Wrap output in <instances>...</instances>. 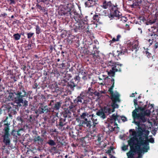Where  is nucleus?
<instances>
[{
	"mask_svg": "<svg viewBox=\"0 0 158 158\" xmlns=\"http://www.w3.org/2000/svg\"><path fill=\"white\" fill-rule=\"evenodd\" d=\"M97 140L99 143L103 141V137L102 134H99L97 136Z\"/></svg>",
	"mask_w": 158,
	"mask_h": 158,
	"instance_id": "c85d7f7f",
	"label": "nucleus"
},
{
	"mask_svg": "<svg viewBox=\"0 0 158 158\" xmlns=\"http://www.w3.org/2000/svg\"><path fill=\"white\" fill-rule=\"evenodd\" d=\"M121 37V35H118L117 36V38L116 39L117 41H118L119 40V38Z\"/></svg>",
	"mask_w": 158,
	"mask_h": 158,
	"instance_id": "5fc2aeb1",
	"label": "nucleus"
},
{
	"mask_svg": "<svg viewBox=\"0 0 158 158\" xmlns=\"http://www.w3.org/2000/svg\"><path fill=\"white\" fill-rule=\"evenodd\" d=\"M110 11L113 13V15H110V18H113L115 17H117L118 19H120V18L121 17L122 14L118 10H116V8L115 6H114V8Z\"/></svg>",
	"mask_w": 158,
	"mask_h": 158,
	"instance_id": "f8f14e48",
	"label": "nucleus"
},
{
	"mask_svg": "<svg viewBox=\"0 0 158 158\" xmlns=\"http://www.w3.org/2000/svg\"><path fill=\"white\" fill-rule=\"evenodd\" d=\"M93 19L96 21L98 22L99 20L100 17L99 16L97 15H94L93 16Z\"/></svg>",
	"mask_w": 158,
	"mask_h": 158,
	"instance_id": "72a5a7b5",
	"label": "nucleus"
},
{
	"mask_svg": "<svg viewBox=\"0 0 158 158\" xmlns=\"http://www.w3.org/2000/svg\"><path fill=\"white\" fill-rule=\"evenodd\" d=\"M9 134H4L3 136V142L5 145L7 146L9 149H11L12 148V145L10 143V139Z\"/></svg>",
	"mask_w": 158,
	"mask_h": 158,
	"instance_id": "9d476101",
	"label": "nucleus"
},
{
	"mask_svg": "<svg viewBox=\"0 0 158 158\" xmlns=\"http://www.w3.org/2000/svg\"><path fill=\"white\" fill-rule=\"evenodd\" d=\"M76 105L82 104L84 106H86L87 103L89 102V100L85 94L82 93L73 101Z\"/></svg>",
	"mask_w": 158,
	"mask_h": 158,
	"instance_id": "423d86ee",
	"label": "nucleus"
},
{
	"mask_svg": "<svg viewBox=\"0 0 158 158\" xmlns=\"http://www.w3.org/2000/svg\"><path fill=\"white\" fill-rule=\"evenodd\" d=\"M134 105L136 106L137 105V99H135L134 100Z\"/></svg>",
	"mask_w": 158,
	"mask_h": 158,
	"instance_id": "603ef678",
	"label": "nucleus"
},
{
	"mask_svg": "<svg viewBox=\"0 0 158 158\" xmlns=\"http://www.w3.org/2000/svg\"><path fill=\"white\" fill-rule=\"evenodd\" d=\"M138 30H139V31H140V33H142V31L141 30V29L140 28H138Z\"/></svg>",
	"mask_w": 158,
	"mask_h": 158,
	"instance_id": "0e129e2a",
	"label": "nucleus"
},
{
	"mask_svg": "<svg viewBox=\"0 0 158 158\" xmlns=\"http://www.w3.org/2000/svg\"><path fill=\"white\" fill-rule=\"evenodd\" d=\"M50 110V108L48 107L47 105L45 106H41L39 107L38 111L40 114H46L48 112H49Z\"/></svg>",
	"mask_w": 158,
	"mask_h": 158,
	"instance_id": "9b49d317",
	"label": "nucleus"
},
{
	"mask_svg": "<svg viewBox=\"0 0 158 158\" xmlns=\"http://www.w3.org/2000/svg\"><path fill=\"white\" fill-rule=\"evenodd\" d=\"M107 65L108 67H111L112 69L108 72V74L110 77H114L115 74V73L116 72H121V69L119 68L118 69L115 68L117 67L116 63L112 61H110L107 63Z\"/></svg>",
	"mask_w": 158,
	"mask_h": 158,
	"instance_id": "6e6552de",
	"label": "nucleus"
},
{
	"mask_svg": "<svg viewBox=\"0 0 158 158\" xmlns=\"http://www.w3.org/2000/svg\"><path fill=\"white\" fill-rule=\"evenodd\" d=\"M120 20L122 21L123 22H125L127 20V19L126 17L124 16H122L120 18Z\"/></svg>",
	"mask_w": 158,
	"mask_h": 158,
	"instance_id": "e433bc0d",
	"label": "nucleus"
},
{
	"mask_svg": "<svg viewBox=\"0 0 158 158\" xmlns=\"http://www.w3.org/2000/svg\"><path fill=\"white\" fill-rule=\"evenodd\" d=\"M74 19L75 21L77 22H78L81 19V16L79 14H77L75 16L74 18Z\"/></svg>",
	"mask_w": 158,
	"mask_h": 158,
	"instance_id": "cd10ccee",
	"label": "nucleus"
},
{
	"mask_svg": "<svg viewBox=\"0 0 158 158\" xmlns=\"http://www.w3.org/2000/svg\"><path fill=\"white\" fill-rule=\"evenodd\" d=\"M101 15H102L104 16H108L110 18V15L109 14V13L107 10H103V12H102Z\"/></svg>",
	"mask_w": 158,
	"mask_h": 158,
	"instance_id": "2f4dec72",
	"label": "nucleus"
},
{
	"mask_svg": "<svg viewBox=\"0 0 158 158\" xmlns=\"http://www.w3.org/2000/svg\"><path fill=\"white\" fill-rule=\"evenodd\" d=\"M6 152L7 154H9L10 153V150H6Z\"/></svg>",
	"mask_w": 158,
	"mask_h": 158,
	"instance_id": "e2e57ef3",
	"label": "nucleus"
},
{
	"mask_svg": "<svg viewBox=\"0 0 158 158\" xmlns=\"http://www.w3.org/2000/svg\"><path fill=\"white\" fill-rule=\"evenodd\" d=\"M99 79L100 81V84L102 85H106L107 84L106 83V81H109L110 83H111V84L112 85V83H111V80L112 79H113L114 80H114L113 78L112 77L111 78H108V77H106V78H105L104 79V80H102L99 77Z\"/></svg>",
	"mask_w": 158,
	"mask_h": 158,
	"instance_id": "2eb2a0df",
	"label": "nucleus"
},
{
	"mask_svg": "<svg viewBox=\"0 0 158 158\" xmlns=\"http://www.w3.org/2000/svg\"><path fill=\"white\" fill-rule=\"evenodd\" d=\"M65 123H64L63 122H62V121H61L59 122V125L60 127H62L64 126V125H65Z\"/></svg>",
	"mask_w": 158,
	"mask_h": 158,
	"instance_id": "37998d69",
	"label": "nucleus"
},
{
	"mask_svg": "<svg viewBox=\"0 0 158 158\" xmlns=\"http://www.w3.org/2000/svg\"><path fill=\"white\" fill-rule=\"evenodd\" d=\"M10 124H5V127H4V131H5V133L4 134H9V126L10 125Z\"/></svg>",
	"mask_w": 158,
	"mask_h": 158,
	"instance_id": "a878e982",
	"label": "nucleus"
},
{
	"mask_svg": "<svg viewBox=\"0 0 158 158\" xmlns=\"http://www.w3.org/2000/svg\"><path fill=\"white\" fill-rule=\"evenodd\" d=\"M27 94L24 90L18 91L13 93L10 94L7 98V99L9 101H14L17 106H15L13 104L11 103V106L9 108L10 110H15L14 108L16 109L18 107H21L22 106L25 107L28 106V101L24 98V97H27Z\"/></svg>",
	"mask_w": 158,
	"mask_h": 158,
	"instance_id": "7ed1b4c3",
	"label": "nucleus"
},
{
	"mask_svg": "<svg viewBox=\"0 0 158 158\" xmlns=\"http://www.w3.org/2000/svg\"><path fill=\"white\" fill-rule=\"evenodd\" d=\"M130 135L132 136L128 141L130 150L127 153V158H142L144 152L149 149V142L147 140H139L136 132L134 129L129 131Z\"/></svg>",
	"mask_w": 158,
	"mask_h": 158,
	"instance_id": "f257e3e1",
	"label": "nucleus"
},
{
	"mask_svg": "<svg viewBox=\"0 0 158 158\" xmlns=\"http://www.w3.org/2000/svg\"><path fill=\"white\" fill-rule=\"evenodd\" d=\"M47 143L51 146H55L56 144V142L52 139L49 140Z\"/></svg>",
	"mask_w": 158,
	"mask_h": 158,
	"instance_id": "5701e85b",
	"label": "nucleus"
},
{
	"mask_svg": "<svg viewBox=\"0 0 158 158\" xmlns=\"http://www.w3.org/2000/svg\"><path fill=\"white\" fill-rule=\"evenodd\" d=\"M143 1H144V0H143ZM142 2V0H138V5H139V4H140Z\"/></svg>",
	"mask_w": 158,
	"mask_h": 158,
	"instance_id": "864d4df0",
	"label": "nucleus"
},
{
	"mask_svg": "<svg viewBox=\"0 0 158 158\" xmlns=\"http://www.w3.org/2000/svg\"><path fill=\"white\" fill-rule=\"evenodd\" d=\"M154 41V39H153L152 40H151V39H149L148 40V41L150 45H151L153 41Z\"/></svg>",
	"mask_w": 158,
	"mask_h": 158,
	"instance_id": "49530a36",
	"label": "nucleus"
},
{
	"mask_svg": "<svg viewBox=\"0 0 158 158\" xmlns=\"http://www.w3.org/2000/svg\"><path fill=\"white\" fill-rule=\"evenodd\" d=\"M34 120V118H33V116L31 115L30 116L29 118H28V120L30 123L33 122Z\"/></svg>",
	"mask_w": 158,
	"mask_h": 158,
	"instance_id": "58836bf2",
	"label": "nucleus"
},
{
	"mask_svg": "<svg viewBox=\"0 0 158 158\" xmlns=\"http://www.w3.org/2000/svg\"><path fill=\"white\" fill-rule=\"evenodd\" d=\"M68 13L69 14L71 13L69 11H67L64 8L60 10L59 11V14L60 16H65Z\"/></svg>",
	"mask_w": 158,
	"mask_h": 158,
	"instance_id": "6ab92c4d",
	"label": "nucleus"
},
{
	"mask_svg": "<svg viewBox=\"0 0 158 158\" xmlns=\"http://www.w3.org/2000/svg\"><path fill=\"white\" fill-rule=\"evenodd\" d=\"M90 117H91V119L93 121L94 127H95V125L98 124V121L97 120V119L96 118L95 116L93 114H92Z\"/></svg>",
	"mask_w": 158,
	"mask_h": 158,
	"instance_id": "412c9836",
	"label": "nucleus"
},
{
	"mask_svg": "<svg viewBox=\"0 0 158 158\" xmlns=\"http://www.w3.org/2000/svg\"><path fill=\"white\" fill-rule=\"evenodd\" d=\"M34 33L30 32V33H27V37L28 39H30L34 35Z\"/></svg>",
	"mask_w": 158,
	"mask_h": 158,
	"instance_id": "4c0bfd02",
	"label": "nucleus"
},
{
	"mask_svg": "<svg viewBox=\"0 0 158 158\" xmlns=\"http://www.w3.org/2000/svg\"><path fill=\"white\" fill-rule=\"evenodd\" d=\"M110 108L109 107H106L105 106L104 107L99 110L97 113L96 114L100 117L102 119H104L106 118V116L105 113L107 114H109L113 111L112 110V111H110Z\"/></svg>",
	"mask_w": 158,
	"mask_h": 158,
	"instance_id": "0eeeda50",
	"label": "nucleus"
},
{
	"mask_svg": "<svg viewBox=\"0 0 158 158\" xmlns=\"http://www.w3.org/2000/svg\"><path fill=\"white\" fill-rule=\"evenodd\" d=\"M128 145H123L122 147V150L123 151H126V150L128 149Z\"/></svg>",
	"mask_w": 158,
	"mask_h": 158,
	"instance_id": "ea45409f",
	"label": "nucleus"
},
{
	"mask_svg": "<svg viewBox=\"0 0 158 158\" xmlns=\"http://www.w3.org/2000/svg\"><path fill=\"white\" fill-rule=\"evenodd\" d=\"M144 54L146 55L148 58L152 56L151 54L147 50H146L144 52Z\"/></svg>",
	"mask_w": 158,
	"mask_h": 158,
	"instance_id": "c9c22d12",
	"label": "nucleus"
},
{
	"mask_svg": "<svg viewBox=\"0 0 158 158\" xmlns=\"http://www.w3.org/2000/svg\"><path fill=\"white\" fill-rule=\"evenodd\" d=\"M61 106L59 102H57L55 104L54 107L53 108V110H58Z\"/></svg>",
	"mask_w": 158,
	"mask_h": 158,
	"instance_id": "b1692460",
	"label": "nucleus"
},
{
	"mask_svg": "<svg viewBox=\"0 0 158 158\" xmlns=\"http://www.w3.org/2000/svg\"><path fill=\"white\" fill-rule=\"evenodd\" d=\"M34 141L37 142L38 141H43V139L40 136L35 137L33 139Z\"/></svg>",
	"mask_w": 158,
	"mask_h": 158,
	"instance_id": "473e14b6",
	"label": "nucleus"
},
{
	"mask_svg": "<svg viewBox=\"0 0 158 158\" xmlns=\"http://www.w3.org/2000/svg\"><path fill=\"white\" fill-rule=\"evenodd\" d=\"M154 50L155 52H158V42L155 43L154 47Z\"/></svg>",
	"mask_w": 158,
	"mask_h": 158,
	"instance_id": "f704fd0d",
	"label": "nucleus"
},
{
	"mask_svg": "<svg viewBox=\"0 0 158 158\" xmlns=\"http://www.w3.org/2000/svg\"><path fill=\"white\" fill-rule=\"evenodd\" d=\"M141 20L142 21L145 23L147 25L153 24L156 21V19H154L153 20H150L149 21L146 22V19L143 18Z\"/></svg>",
	"mask_w": 158,
	"mask_h": 158,
	"instance_id": "a211bd4d",
	"label": "nucleus"
},
{
	"mask_svg": "<svg viewBox=\"0 0 158 158\" xmlns=\"http://www.w3.org/2000/svg\"><path fill=\"white\" fill-rule=\"evenodd\" d=\"M149 141L151 143H153L154 142V139L153 138H151L149 139Z\"/></svg>",
	"mask_w": 158,
	"mask_h": 158,
	"instance_id": "c03bdc74",
	"label": "nucleus"
},
{
	"mask_svg": "<svg viewBox=\"0 0 158 158\" xmlns=\"http://www.w3.org/2000/svg\"><path fill=\"white\" fill-rule=\"evenodd\" d=\"M7 15V14L6 13H3L1 14V16H2L3 17H5Z\"/></svg>",
	"mask_w": 158,
	"mask_h": 158,
	"instance_id": "8fccbe9b",
	"label": "nucleus"
},
{
	"mask_svg": "<svg viewBox=\"0 0 158 158\" xmlns=\"http://www.w3.org/2000/svg\"><path fill=\"white\" fill-rule=\"evenodd\" d=\"M82 78V79L84 80H86L87 79V78L85 75L83 76Z\"/></svg>",
	"mask_w": 158,
	"mask_h": 158,
	"instance_id": "6e6d98bb",
	"label": "nucleus"
},
{
	"mask_svg": "<svg viewBox=\"0 0 158 158\" xmlns=\"http://www.w3.org/2000/svg\"><path fill=\"white\" fill-rule=\"evenodd\" d=\"M110 158H116L114 156H111L110 157Z\"/></svg>",
	"mask_w": 158,
	"mask_h": 158,
	"instance_id": "774afa93",
	"label": "nucleus"
},
{
	"mask_svg": "<svg viewBox=\"0 0 158 158\" xmlns=\"http://www.w3.org/2000/svg\"><path fill=\"white\" fill-rule=\"evenodd\" d=\"M92 114H90V112L89 113L85 112L83 113L81 115L80 117L81 119L85 120V119H87L86 117L88 118L91 117Z\"/></svg>",
	"mask_w": 158,
	"mask_h": 158,
	"instance_id": "f3484780",
	"label": "nucleus"
},
{
	"mask_svg": "<svg viewBox=\"0 0 158 158\" xmlns=\"http://www.w3.org/2000/svg\"><path fill=\"white\" fill-rule=\"evenodd\" d=\"M39 9L40 10H41L43 12H45L46 11V10L44 7H42L40 5H38V6Z\"/></svg>",
	"mask_w": 158,
	"mask_h": 158,
	"instance_id": "79ce46f5",
	"label": "nucleus"
},
{
	"mask_svg": "<svg viewBox=\"0 0 158 158\" xmlns=\"http://www.w3.org/2000/svg\"><path fill=\"white\" fill-rule=\"evenodd\" d=\"M74 80H75V81H76L77 83L80 81V77L78 76H76L74 78Z\"/></svg>",
	"mask_w": 158,
	"mask_h": 158,
	"instance_id": "a19ab883",
	"label": "nucleus"
},
{
	"mask_svg": "<svg viewBox=\"0 0 158 158\" xmlns=\"http://www.w3.org/2000/svg\"><path fill=\"white\" fill-rule=\"evenodd\" d=\"M91 122L90 120H88L87 119H85V120H83L81 121V125L76 126L75 128L77 130H78L79 129L81 130V126L85 127L90 128L91 126Z\"/></svg>",
	"mask_w": 158,
	"mask_h": 158,
	"instance_id": "1a4fd4ad",
	"label": "nucleus"
},
{
	"mask_svg": "<svg viewBox=\"0 0 158 158\" xmlns=\"http://www.w3.org/2000/svg\"><path fill=\"white\" fill-rule=\"evenodd\" d=\"M121 119L123 122L127 121V118L124 116L121 117L118 115L117 113L113 114L110 118H108L107 121H104L106 126L107 127L110 131H116V132L119 131V127L117 126V121L118 123L120 122Z\"/></svg>",
	"mask_w": 158,
	"mask_h": 158,
	"instance_id": "20e7f679",
	"label": "nucleus"
},
{
	"mask_svg": "<svg viewBox=\"0 0 158 158\" xmlns=\"http://www.w3.org/2000/svg\"><path fill=\"white\" fill-rule=\"evenodd\" d=\"M116 65L117 66V67L116 68H115H115L117 69H118L119 68H120H120H119V64H117L116 63Z\"/></svg>",
	"mask_w": 158,
	"mask_h": 158,
	"instance_id": "13d9d810",
	"label": "nucleus"
},
{
	"mask_svg": "<svg viewBox=\"0 0 158 158\" xmlns=\"http://www.w3.org/2000/svg\"><path fill=\"white\" fill-rule=\"evenodd\" d=\"M75 106L73 105L71 106H69V107L70 109H71L73 108V107H74Z\"/></svg>",
	"mask_w": 158,
	"mask_h": 158,
	"instance_id": "680f3d73",
	"label": "nucleus"
},
{
	"mask_svg": "<svg viewBox=\"0 0 158 158\" xmlns=\"http://www.w3.org/2000/svg\"><path fill=\"white\" fill-rule=\"evenodd\" d=\"M139 48L138 42L136 41L133 44L131 48V50L132 51H134L135 52H137Z\"/></svg>",
	"mask_w": 158,
	"mask_h": 158,
	"instance_id": "aec40b11",
	"label": "nucleus"
},
{
	"mask_svg": "<svg viewBox=\"0 0 158 158\" xmlns=\"http://www.w3.org/2000/svg\"><path fill=\"white\" fill-rule=\"evenodd\" d=\"M61 65L62 66V67H64V63H62L61 64Z\"/></svg>",
	"mask_w": 158,
	"mask_h": 158,
	"instance_id": "69168bd1",
	"label": "nucleus"
},
{
	"mask_svg": "<svg viewBox=\"0 0 158 158\" xmlns=\"http://www.w3.org/2000/svg\"><path fill=\"white\" fill-rule=\"evenodd\" d=\"M158 34H155L153 32H152L150 34V35L151 36H152L153 35H156L157 36H158Z\"/></svg>",
	"mask_w": 158,
	"mask_h": 158,
	"instance_id": "de8ad7c7",
	"label": "nucleus"
},
{
	"mask_svg": "<svg viewBox=\"0 0 158 158\" xmlns=\"http://www.w3.org/2000/svg\"><path fill=\"white\" fill-rule=\"evenodd\" d=\"M10 4H15V2L14 0H10Z\"/></svg>",
	"mask_w": 158,
	"mask_h": 158,
	"instance_id": "3c124183",
	"label": "nucleus"
},
{
	"mask_svg": "<svg viewBox=\"0 0 158 158\" xmlns=\"http://www.w3.org/2000/svg\"><path fill=\"white\" fill-rule=\"evenodd\" d=\"M77 85V84L75 83L73 81H71L68 83V85L71 89H73Z\"/></svg>",
	"mask_w": 158,
	"mask_h": 158,
	"instance_id": "bb28decb",
	"label": "nucleus"
},
{
	"mask_svg": "<svg viewBox=\"0 0 158 158\" xmlns=\"http://www.w3.org/2000/svg\"><path fill=\"white\" fill-rule=\"evenodd\" d=\"M35 31L36 34H39L41 32V29L38 25L36 26Z\"/></svg>",
	"mask_w": 158,
	"mask_h": 158,
	"instance_id": "7c9ffc66",
	"label": "nucleus"
},
{
	"mask_svg": "<svg viewBox=\"0 0 158 158\" xmlns=\"http://www.w3.org/2000/svg\"><path fill=\"white\" fill-rule=\"evenodd\" d=\"M114 6L112 5L110 1L107 2L106 1H104L103 2V5L101 6L104 9H108L110 10L113 9Z\"/></svg>",
	"mask_w": 158,
	"mask_h": 158,
	"instance_id": "ddd939ff",
	"label": "nucleus"
},
{
	"mask_svg": "<svg viewBox=\"0 0 158 158\" xmlns=\"http://www.w3.org/2000/svg\"><path fill=\"white\" fill-rule=\"evenodd\" d=\"M87 20L86 19L81 22L80 21L78 23V28L79 29H83L86 27H87Z\"/></svg>",
	"mask_w": 158,
	"mask_h": 158,
	"instance_id": "4468645a",
	"label": "nucleus"
},
{
	"mask_svg": "<svg viewBox=\"0 0 158 158\" xmlns=\"http://www.w3.org/2000/svg\"><path fill=\"white\" fill-rule=\"evenodd\" d=\"M135 94H137V93L136 92H135V93H133L131 94V95L130 96V97H135Z\"/></svg>",
	"mask_w": 158,
	"mask_h": 158,
	"instance_id": "4d7b16f0",
	"label": "nucleus"
},
{
	"mask_svg": "<svg viewBox=\"0 0 158 158\" xmlns=\"http://www.w3.org/2000/svg\"><path fill=\"white\" fill-rule=\"evenodd\" d=\"M152 29V31L153 32L156 34V33H157L158 32V23H155L154 25L151 27Z\"/></svg>",
	"mask_w": 158,
	"mask_h": 158,
	"instance_id": "4be33fe9",
	"label": "nucleus"
},
{
	"mask_svg": "<svg viewBox=\"0 0 158 158\" xmlns=\"http://www.w3.org/2000/svg\"><path fill=\"white\" fill-rule=\"evenodd\" d=\"M94 94L98 97H99L100 96V93L98 92L95 91L94 92Z\"/></svg>",
	"mask_w": 158,
	"mask_h": 158,
	"instance_id": "a18cd8bd",
	"label": "nucleus"
},
{
	"mask_svg": "<svg viewBox=\"0 0 158 158\" xmlns=\"http://www.w3.org/2000/svg\"><path fill=\"white\" fill-rule=\"evenodd\" d=\"M111 82L112 83V85L109 88L108 91L111 94V99L113 101V103L111 106L107 105L106 107H110V111H112V110H113L114 111H112L113 112H114L115 108H118V105L116 104L115 102H119V95L117 92H114V93L113 92V89L114 87V82L113 79H112Z\"/></svg>",
	"mask_w": 158,
	"mask_h": 158,
	"instance_id": "39448f33",
	"label": "nucleus"
},
{
	"mask_svg": "<svg viewBox=\"0 0 158 158\" xmlns=\"http://www.w3.org/2000/svg\"><path fill=\"white\" fill-rule=\"evenodd\" d=\"M116 41H117L116 39H115L114 38H113L110 41L111 42V43H114V42H115Z\"/></svg>",
	"mask_w": 158,
	"mask_h": 158,
	"instance_id": "09e8293b",
	"label": "nucleus"
},
{
	"mask_svg": "<svg viewBox=\"0 0 158 158\" xmlns=\"http://www.w3.org/2000/svg\"><path fill=\"white\" fill-rule=\"evenodd\" d=\"M124 54V53L122 51H117L116 52L115 51L113 52L114 55L116 57V56H118L120 55H123Z\"/></svg>",
	"mask_w": 158,
	"mask_h": 158,
	"instance_id": "393cba45",
	"label": "nucleus"
},
{
	"mask_svg": "<svg viewBox=\"0 0 158 158\" xmlns=\"http://www.w3.org/2000/svg\"><path fill=\"white\" fill-rule=\"evenodd\" d=\"M17 119L18 120H20L21 121H22V118L20 117H17Z\"/></svg>",
	"mask_w": 158,
	"mask_h": 158,
	"instance_id": "bf43d9fd",
	"label": "nucleus"
},
{
	"mask_svg": "<svg viewBox=\"0 0 158 158\" xmlns=\"http://www.w3.org/2000/svg\"><path fill=\"white\" fill-rule=\"evenodd\" d=\"M52 131L53 132H57L56 130V129H55L54 130H53V129H52Z\"/></svg>",
	"mask_w": 158,
	"mask_h": 158,
	"instance_id": "052dcab7",
	"label": "nucleus"
},
{
	"mask_svg": "<svg viewBox=\"0 0 158 158\" xmlns=\"http://www.w3.org/2000/svg\"><path fill=\"white\" fill-rule=\"evenodd\" d=\"M153 104H151L150 110L148 109L145 110H142L139 113L138 112V110L135 109L133 110L132 113V115L134 119L133 123H135L137 127H135V129L137 132L139 134V135L137 134L139 140H147L148 142V136L149 134V131L146 130L145 125L143 123L145 122L147 118L145 117V116H148L151 111L150 110L153 108L154 110Z\"/></svg>",
	"mask_w": 158,
	"mask_h": 158,
	"instance_id": "f03ea898",
	"label": "nucleus"
},
{
	"mask_svg": "<svg viewBox=\"0 0 158 158\" xmlns=\"http://www.w3.org/2000/svg\"><path fill=\"white\" fill-rule=\"evenodd\" d=\"M96 0H87L85 3L86 6L90 7L94 6L96 3Z\"/></svg>",
	"mask_w": 158,
	"mask_h": 158,
	"instance_id": "dca6fc26",
	"label": "nucleus"
},
{
	"mask_svg": "<svg viewBox=\"0 0 158 158\" xmlns=\"http://www.w3.org/2000/svg\"><path fill=\"white\" fill-rule=\"evenodd\" d=\"M13 37L15 40H19L21 38V35H20L19 33L15 34L13 35Z\"/></svg>",
	"mask_w": 158,
	"mask_h": 158,
	"instance_id": "c756f323",
	"label": "nucleus"
},
{
	"mask_svg": "<svg viewBox=\"0 0 158 158\" xmlns=\"http://www.w3.org/2000/svg\"><path fill=\"white\" fill-rule=\"evenodd\" d=\"M54 149V150H55L56 149V147H53L52 148V149Z\"/></svg>",
	"mask_w": 158,
	"mask_h": 158,
	"instance_id": "338daca9",
	"label": "nucleus"
}]
</instances>
